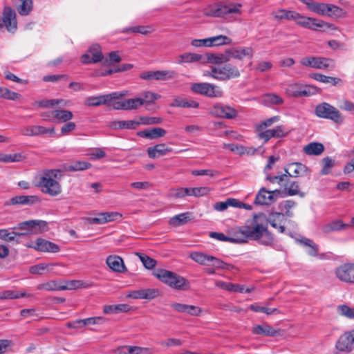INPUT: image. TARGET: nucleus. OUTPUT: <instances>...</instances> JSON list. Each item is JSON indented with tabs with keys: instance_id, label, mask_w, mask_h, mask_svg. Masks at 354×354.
<instances>
[{
	"instance_id": "nucleus-20",
	"label": "nucleus",
	"mask_w": 354,
	"mask_h": 354,
	"mask_svg": "<svg viewBox=\"0 0 354 354\" xmlns=\"http://www.w3.org/2000/svg\"><path fill=\"white\" fill-rule=\"evenodd\" d=\"M285 217L283 213L273 212L266 216V225L269 223L272 227L277 229L281 233L285 231Z\"/></svg>"
},
{
	"instance_id": "nucleus-49",
	"label": "nucleus",
	"mask_w": 354,
	"mask_h": 354,
	"mask_svg": "<svg viewBox=\"0 0 354 354\" xmlns=\"http://www.w3.org/2000/svg\"><path fill=\"white\" fill-rule=\"evenodd\" d=\"M288 169L292 172V174H290V176L297 177L304 174L306 171L307 168L301 163L294 162L289 165Z\"/></svg>"
},
{
	"instance_id": "nucleus-19",
	"label": "nucleus",
	"mask_w": 354,
	"mask_h": 354,
	"mask_svg": "<svg viewBox=\"0 0 354 354\" xmlns=\"http://www.w3.org/2000/svg\"><path fill=\"white\" fill-rule=\"evenodd\" d=\"M171 307L178 313H184L191 316H199L202 309L196 306L189 305L182 303H173Z\"/></svg>"
},
{
	"instance_id": "nucleus-9",
	"label": "nucleus",
	"mask_w": 354,
	"mask_h": 354,
	"mask_svg": "<svg viewBox=\"0 0 354 354\" xmlns=\"http://www.w3.org/2000/svg\"><path fill=\"white\" fill-rule=\"evenodd\" d=\"M301 64L305 66L318 69L333 68L335 67V62L333 59L322 57H306L301 60Z\"/></svg>"
},
{
	"instance_id": "nucleus-59",
	"label": "nucleus",
	"mask_w": 354,
	"mask_h": 354,
	"mask_svg": "<svg viewBox=\"0 0 354 354\" xmlns=\"http://www.w3.org/2000/svg\"><path fill=\"white\" fill-rule=\"evenodd\" d=\"M263 100L266 104H280L283 102V99L274 93H268L264 95Z\"/></svg>"
},
{
	"instance_id": "nucleus-62",
	"label": "nucleus",
	"mask_w": 354,
	"mask_h": 354,
	"mask_svg": "<svg viewBox=\"0 0 354 354\" xmlns=\"http://www.w3.org/2000/svg\"><path fill=\"white\" fill-rule=\"evenodd\" d=\"M273 64L270 61H260L257 63L255 70L259 73H264L267 71H270L272 68Z\"/></svg>"
},
{
	"instance_id": "nucleus-15",
	"label": "nucleus",
	"mask_w": 354,
	"mask_h": 354,
	"mask_svg": "<svg viewBox=\"0 0 354 354\" xmlns=\"http://www.w3.org/2000/svg\"><path fill=\"white\" fill-rule=\"evenodd\" d=\"M211 113L216 117L232 119L236 117V110L226 104H216L210 111Z\"/></svg>"
},
{
	"instance_id": "nucleus-41",
	"label": "nucleus",
	"mask_w": 354,
	"mask_h": 354,
	"mask_svg": "<svg viewBox=\"0 0 354 354\" xmlns=\"http://www.w3.org/2000/svg\"><path fill=\"white\" fill-rule=\"evenodd\" d=\"M52 114L58 122H66L71 120L73 117V114L71 111L64 109L53 111Z\"/></svg>"
},
{
	"instance_id": "nucleus-60",
	"label": "nucleus",
	"mask_w": 354,
	"mask_h": 354,
	"mask_svg": "<svg viewBox=\"0 0 354 354\" xmlns=\"http://www.w3.org/2000/svg\"><path fill=\"white\" fill-rule=\"evenodd\" d=\"M209 266H214L216 268L230 270L233 268V266L227 264L213 256H212V259L209 260Z\"/></svg>"
},
{
	"instance_id": "nucleus-7",
	"label": "nucleus",
	"mask_w": 354,
	"mask_h": 354,
	"mask_svg": "<svg viewBox=\"0 0 354 354\" xmlns=\"http://www.w3.org/2000/svg\"><path fill=\"white\" fill-rule=\"evenodd\" d=\"M295 21L297 25L313 30H317L325 27H328V24L322 20L306 17L300 15L299 12H297Z\"/></svg>"
},
{
	"instance_id": "nucleus-28",
	"label": "nucleus",
	"mask_w": 354,
	"mask_h": 354,
	"mask_svg": "<svg viewBox=\"0 0 354 354\" xmlns=\"http://www.w3.org/2000/svg\"><path fill=\"white\" fill-rule=\"evenodd\" d=\"M166 133V131L162 128L154 127L139 131L138 132V135L142 138L156 139L165 136Z\"/></svg>"
},
{
	"instance_id": "nucleus-50",
	"label": "nucleus",
	"mask_w": 354,
	"mask_h": 354,
	"mask_svg": "<svg viewBox=\"0 0 354 354\" xmlns=\"http://www.w3.org/2000/svg\"><path fill=\"white\" fill-rule=\"evenodd\" d=\"M0 97L10 100H18L21 98V95L10 91L8 88L0 87Z\"/></svg>"
},
{
	"instance_id": "nucleus-27",
	"label": "nucleus",
	"mask_w": 354,
	"mask_h": 354,
	"mask_svg": "<svg viewBox=\"0 0 354 354\" xmlns=\"http://www.w3.org/2000/svg\"><path fill=\"white\" fill-rule=\"evenodd\" d=\"M247 228L245 226H243L236 229H234L232 236H230L229 242L241 243H245L249 239L247 233Z\"/></svg>"
},
{
	"instance_id": "nucleus-2",
	"label": "nucleus",
	"mask_w": 354,
	"mask_h": 354,
	"mask_svg": "<svg viewBox=\"0 0 354 354\" xmlns=\"http://www.w3.org/2000/svg\"><path fill=\"white\" fill-rule=\"evenodd\" d=\"M63 174L60 169H46L37 176L36 187L50 196L55 197L62 192L61 180Z\"/></svg>"
},
{
	"instance_id": "nucleus-11",
	"label": "nucleus",
	"mask_w": 354,
	"mask_h": 354,
	"mask_svg": "<svg viewBox=\"0 0 354 354\" xmlns=\"http://www.w3.org/2000/svg\"><path fill=\"white\" fill-rule=\"evenodd\" d=\"M290 131L284 125H278L273 129L258 133V137L267 142L272 138H280L288 135Z\"/></svg>"
},
{
	"instance_id": "nucleus-23",
	"label": "nucleus",
	"mask_w": 354,
	"mask_h": 354,
	"mask_svg": "<svg viewBox=\"0 0 354 354\" xmlns=\"http://www.w3.org/2000/svg\"><path fill=\"white\" fill-rule=\"evenodd\" d=\"M351 228V225L344 223L340 219L333 220L322 227V231L324 233H330L333 232L344 231Z\"/></svg>"
},
{
	"instance_id": "nucleus-22",
	"label": "nucleus",
	"mask_w": 354,
	"mask_h": 354,
	"mask_svg": "<svg viewBox=\"0 0 354 354\" xmlns=\"http://www.w3.org/2000/svg\"><path fill=\"white\" fill-rule=\"evenodd\" d=\"M109 268L113 272L123 273L127 270L123 259L117 255H109L106 260Z\"/></svg>"
},
{
	"instance_id": "nucleus-26",
	"label": "nucleus",
	"mask_w": 354,
	"mask_h": 354,
	"mask_svg": "<svg viewBox=\"0 0 354 354\" xmlns=\"http://www.w3.org/2000/svg\"><path fill=\"white\" fill-rule=\"evenodd\" d=\"M193 219V215L192 212H187L177 214L171 217L169 221V224L173 227H179L180 225L187 223L189 221Z\"/></svg>"
},
{
	"instance_id": "nucleus-56",
	"label": "nucleus",
	"mask_w": 354,
	"mask_h": 354,
	"mask_svg": "<svg viewBox=\"0 0 354 354\" xmlns=\"http://www.w3.org/2000/svg\"><path fill=\"white\" fill-rule=\"evenodd\" d=\"M327 3H319L313 1L310 6L309 7L308 10L317 14L319 15H323L326 14V8Z\"/></svg>"
},
{
	"instance_id": "nucleus-40",
	"label": "nucleus",
	"mask_w": 354,
	"mask_h": 354,
	"mask_svg": "<svg viewBox=\"0 0 354 354\" xmlns=\"http://www.w3.org/2000/svg\"><path fill=\"white\" fill-rule=\"evenodd\" d=\"M324 146L321 143L311 142L304 148V152L308 155H320L324 151Z\"/></svg>"
},
{
	"instance_id": "nucleus-51",
	"label": "nucleus",
	"mask_w": 354,
	"mask_h": 354,
	"mask_svg": "<svg viewBox=\"0 0 354 354\" xmlns=\"http://www.w3.org/2000/svg\"><path fill=\"white\" fill-rule=\"evenodd\" d=\"M24 233H19L15 231L10 232L8 229H0V239L7 242L15 240L16 236L24 235Z\"/></svg>"
},
{
	"instance_id": "nucleus-25",
	"label": "nucleus",
	"mask_w": 354,
	"mask_h": 354,
	"mask_svg": "<svg viewBox=\"0 0 354 354\" xmlns=\"http://www.w3.org/2000/svg\"><path fill=\"white\" fill-rule=\"evenodd\" d=\"M280 330H276L267 324H257L252 327V333L265 337H274L277 335Z\"/></svg>"
},
{
	"instance_id": "nucleus-24",
	"label": "nucleus",
	"mask_w": 354,
	"mask_h": 354,
	"mask_svg": "<svg viewBox=\"0 0 354 354\" xmlns=\"http://www.w3.org/2000/svg\"><path fill=\"white\" fill-rule=\"evenodd\" d=\"M172 151L173 149L169 147L165 143H160L147 149L149 157L153 159L165 156Z\"/></svg>"
},
{
	"instance_id": "nucleus-17",
	"label": "nucleus",
	"mask_w": 354,
	"mask_h": 354,
	"mask_svg": "<svg viewBox=\"0 0 354 354\" xmlns=\"http://www.w3.org/2000/svg\"><path fill=\"white\" fill-rule=\"evenodd\" d=\"M103 55L98 44L93 45L87 53L82 55L81 61L83 64L97 63L101 61Z\"/></svg>"
},
{
	"instance_id": "nucleus-53",
	"label": "nucleus",
	"mask_w": 354,
	"mask_h": 354,
	"mask_svg": "<svg viewBox=\"0 0 354 354\" xmlns=\"http://www.w3.org/2000/svg\"><path fill=\"white\" fill-rule=\"evenodd\" d=\"M91 164L86 161H75L67 167L68 171H82L91 168Z\"/></svg>"
},
{
	"instance_id": "nucleus-44",
	"label": "nucleus",
	"mask_w": 354,
	"mask_h": 354,
	"mask_svg": "<svg viewBox=\"0 0 354 354\" xmlns=\"http://www.w3.org/2000/svg\"><path fill=\"white\" fill-rule=\"evenodd\" d=\"M26 156L21 153H0V162H16L22 161Z\"/></svg>"
},
{
	"instance_id": "nucleus-34",
	"label": "nucleus",
	"mask_w": 354,
	"mask_h": 354,
	"mask_svg": "<svg viewBox=\"0 0 354 354\" xmlns=\"http://www.w3.org/2000/svg\"><path fill=\"white\" fill-rule=\"evenodd\" d=\"M228 49L225 50L223 53H207V59L209 62L215 64H222L230 62Z\"/></svg>"
},
{
	"instance_id": "nucleus-4",
	"label": "nucleus",
	"mask_w": 354,
	"mask_h": 354,
	"mask_svg": "<svg viewBox=\"0 0 354 354\" xmlns=\"http://www.w3.org/2000/svg\"><path fill=\"white\" fill-rule=\"evenodd\" d=\"M153 274L160 281L174 289L185 291L190 288V283L188 280L171 271L158 269Z\"/></svg>"
},
{
	"instance_id": "nucleus-1",
	"label": "nucleus",
	"mask_w": 354,
	"mask_h": 354,
	"mask_svg": "<svg viewBox=\"0 0 354 354\" xmlns=\"http://www.w3.org/2000/svg\"><path fill=\"white\" fill-rule=\"evenodd\" d=\"M249 239L257 241L265 245H270L273 243V237L266 225V216L264 214L254 215L246 221L245 225Z\"/></svg>"
},
{
	"instance_id": "nucleus-46",
	"label": "nucleus",
	"mask_w": 354,
	"mask_h": 354,
	"mask_svg": "<svg viewBox=\"0 0 354 354\" xmlns=\"http://www.w3.org/2000/svg\"><path fill=\"white\" fill-rule=\"evenodd\" d=\"M20 3L17 6L18 12L23 16L28 15L32 10V0H19Z\"/></svg>"
},
{
	"instance_id": "nucleus-64",
	"label": "nucleus",
	"mask_w": 354,
	"mask_h": 354,
	"mask_svg": "<svg viewBox=\"0 0 354 354\" xmlns=\"http://www.w3.org/2000/svg\"><path fill=\"white\" fill-rule=\"evenodd\" d=\"M153 351L148 347L130 346L129 354H152Z\"/></svg>"
},
{
	"instance_id": "nucleus-8",
	"label": "nucleus",
	"mask_w": 354,
	"mask_h": 354,
	"mask_svg": "<svg viewBox=\"0 0 354 354\" xmlns=\"http://www.w3.org/2000/svg\"><path fill=\"white\" fill-rule=\"evenodd\" d=\"M216 73L217 75L216 80L218 81H227L241 76L238 67L230 64L216 67Z\"/></svg>"
},
{
	"instance_id": "nucleus-54",
	"label": "nucleus",
	"mask_w": 354,
	"mask_h": 354,
	"mask_svg": "<svg viewBox=\"0 0 354 354\" xmlns=\"http://www.w3.org/2000/svg\"><path fill=\"white\" fill-rule=\"evenodd\" d=\"M136 255L139 257L142 263H143V266L147 268V269H152L156 265V261L149 256L137 252Z\"/></svg>"
},
{
	"instance_id": "nucleus-16",
	"label": "nucleus",
	"mask_w": 354,
	"mask_h": 354,
	"mask_svg": "<svg viewBox=\"0 0 354 354\" xmlns=\"http://www.w3.org/2000/svg\"><path fill=\"white\" fill-rule=\"evenodd\" d=\"M279 190L268 191L265 188H261L256 196L255 203L259 205H270L277 198L279 194Z\"/></svg>"
},
{
	"instance_id": "nucleus-48",
	"label": "nucleus",
	"mask_w": 354,
	"mask_h": 354,
	"mask_svg": "<svg viewBox=\"0 0 354 354\" xmlns=\"http://www.w3.org/2000/svg\"><path fill=\"white\" fill-rule=\"evenodd\" d=\"M280 118L279 116H273L259 122L256 125L258 133L264 131L266 128L270 127L273 124L278 122Z\"/></svg>"
},
{
	"instance_id": "nucleus-12",
	"label": "nucleus",
	"mask_w": 354,
	"mask_h": 354,
	"mask_svg": "<svg viewBox=\"0 0 354 354\" xmlns=\"http://www.w3.org/2000/svg\"><path fill=\"white\" fill-rule=\"evenodd\" d=\"M14 229L25 230L27 232L35 230V233L46 231L47 229V223L41 220H30L19 223Z\"/></svg>"
},
{
	"instance_id": "nucleus-30",
	"label": "nucleus",
	"mask_w": 354,
	"mask_h": 354,
	"mask_svg": "<svg viewBox=\"0 0 354 354\" xmlns=\"http://www.w3.org/2000/svg\"><path fill=\"white\" fill-rule=\"evenodd\" d=\"M193 62H204L203 55L194 53H185L178 57L177 63L179 64Z\"/></svg>"
},
{
	"instance_id": "nucleus-31",
	"label": "nucleus",
	"mask_w": 354,
	"mask_h": 354,
	"mask_svg": "<svg viewBox=\"0 0 354 354\" xmlns=\"http://www.w3.org/2000/svg\"><path fill=\"white\" fill-rule=\"evenodd\" d=\"M56 263H41L30 267L29 272L34 274H42L44 272H53L54 268L58 266Z\"/></svg>"
},
{
	"instance_id": "nucleus-33",
	"label": "nucleus",
	"mask_w": 354,
	"mask_h": 354,
	"mask_svg": "<svg viewBox=\"0 0 354 354\" xmlns=\"http://www.w3.org/2000/svg\"><path fill=\"white\" fill-rule=\"evenodd\" d=\"M131 309V307L126 304L106 305L103 308V313L105 314H118L120 313H127L130 311Z\"/></svg>"
},
{
	"instance_id": "nucleus-47",
	"label": "nucleus",
	"mask_w": 354,
	"mask_h": 354,
	"mask_svg": "<svg viewBox=\"0 0 354 354\" xmlns=\"http://www.w3.org/2000/svg\"><path fill=\"white\" fill-rule=\"evenodd\" d=\"M142 101V105L145 104H151L154 101L160 99L161 96L159 94L153 93L151 91H145L139 96Z\"/></svg>"
},
{
	"instance_id": "nucleus-14",
	"label": "nucleus",
	"mask_w": 354,
	"mask_h": 354,
	"mask_svg": "<svg viewBox=\"0 0 354 354\" xmlns=\"http://www.w3.org/2000/svg\"><path fill=\"white\" fill-rule=\"evenodd\" d=\"M230 60L232 59L242 60L244 58L252 59L254 56V49L251 46L246 47H232L227 48Z\"/></svg>"
},
{
	"instance_id": "nucleus-45",
	"label": "nucleus",
	"mask_w": 354,
	"mask_h": 354,
	"mask_svg": "<svg viewBox=\"0 0 354 354\" xmlns=\"http://www.w3.org/2000/svg\"><path fill=\"white\" fill-rule=\"evenodd\" d=\"M153 31L152 27L149 26H136L125 28L122 32L125 33H140L147 35Z\"/></svg>"
},
{
	"instance_id": "nucleus-3",
	"label": "nucleus",
	"mask_w": 354,
	"mask_h": 354,
	"mask_svg": "<svg viewBox=\"0 0 354 354\" xmlns=\"http://www.w3.org/2000/svg\"><path fill=\"white\" fill-rule=\"evenodd\" d=\"M241 8L242 4L239 3H213L205 5L202 9V12L208 17L226 18L229 15H241Z\"/></svg>"
},
{
	"instance_id": "nucleus-43",
	"label": "nucleus",
	"mask_w": 354,
	"mask_h": 354,
	"mask_svg": "<svg viewBox=\"0 0 354 354\" xmlns=\"http://www.w3.org/2000/svg\"><path fill=\"white\" fill-rule=\"evenodd\" d=\"M274 18L277 20H294L295 19L297 12L287 10H279L272 13Z\"/></svg>"
},
{
	"instance_id": "nucleus-52",
	"label": "nucleus",
	"mask_w": 354,
	"mask_h": 354,
	"mask_svg": "<svg viewBox=\"0 0 354 354\" xmlns=\"http://www.w3.org/2000/svg\"><path fill=\"white\" fill-rule=\"evenodd\" d=\"M85 104L89 106H97L102 104H106L104 95L88 97L85 100Z\"/></svg>"
},
{
	"instance_id": "nucleus-61",
	"label": "nucleus",
	"mask_w": 354,
	"mask_h": 354,
	"mask_svg": "<svg viewBox=\"0 0 354 354\" xmlns=\"http://www.w3.org/2000/svg\"><path fill=\"white\" fill-rule=\"evenodd\" d=\"M35 136H41L44 134L53 135L55 133V128H46L40 125H34Z\"/></svg>"
},
{
	"instance_id": "nucleus-32",
	"label": "nucleus",
	"mask_w": 354,
	"mask_h": 354,
	"mask_svg": "<svg viewBox=\"0 0 354 354\" xmlns=\"http://www.w3.org/2000/svg\"><path fill=\"white\" fill-rule=\"evenodd\" d=\"M243 203L235 198H228L225 201L217 202L214 204V209L218 212L225 211L228 207H241Z\"/></svg>"
},
{
	"instance_id": "nucleus-58",
	"label": "nucleus",
	"mask_w": 354,
	"mask_h": 354,
	"mask_svg": "<svg viewBox=\"0 0 354 354\" xmlns=\"http://www.w3.org/2000/svg\"><path fill=\"white\" fill-rule=\"evenodd\" d=\"M65 288V287L60 288L55 281H50L37 286L38 290H46L48 291H54Z\"/></svg>"
},
{
	"instance_id": "nucleus-55",
	"label": "nucleus",
	"mask_w": 354,
	"mask_h": 354,
	"mask_svg": "<svg viewBox=\"0 0 354 354\" xmlns=\"http://www.w3.org/2000/svg\"><path fill=\"white\" fill-rule=\"evenodd\" d=\"M302 84H291L286 88L287 93L292 97H301Z\"/></svg>"
},
{
	"instance_id": "nucleus-18",
	"label": "nucleus",
	"mask_w": 354,
	"mask_h": 354,
	"mask_svg": "<svg viewBox=\"0 0 354 354\" xmlns=\"http://www.w3.org/2000/svg\"><path fill=\"white\" fill-rule=\"evenodd\" d=\"M28 247L41 252L56 253L59 251V247L57 244L41 238L36 240L34 245H28Z\"/></svg>"
},
{
	"instance_id": "nucleus-29",
	"label": "nucleus",
	"mask_w": 354,
	"mask_h": 354,
	"mask_svg": "<svg viewBox=\"0 0 354 354\" xmlns=\"http://www.w3.org/2000/svg\"><path fill=\"white\" fill-rule=\"evenodd\" d=\"M140 124V121L119 120L112 122L110 127L113 129H136Z\"/></svg>"
},
{
	"instance_id": "nucleus-36",
	"label": "nucleus",
	"mask_w": 354,
	"mask_h": 354,
	"mask_svg": "<svg viewBox=\"0 0 354 354\" xmlns=\"http://www.w3.org/2000/svg\"><path fill=\"white\" fill-rule=\"evenodd\" d=\"M38 201L36 196H16L10 199L12 205H32Z\"/></svg>"
},
{
	"instance_id": "nucleus-57",
	"label": "nucleus",
	"mask_w": 354,
	"mask_h": 354,
	"mask_svg": "<svg viewBox=\"0 0 354 354\" xmlns=\"http://www.w3.org/2000/svg\"><path fill=\"white\" fill-rule=\"evenodd\" d=\"M339 315L348 319H354V307L351 308L347 305H340L337 307Z\"/></svg>"
},
{
	"instance_id": "nucleus-13",
	"label": "nucleus",
	"mask_w": 354,
	"mask_h": 354,
	"mask_svg": "<svg viewBox=\"0 0 354 354\" xmlns=\"http://www.w3.org/2000/svg\"><path fill=\"white\" fill-rule=\"evenodd\" d=\"M336 277L342 281L354 283V263H345L335 270Z\"/></svg>"
},
{
	"instance_id": "nucleus-37",
	"label": "nucleus",
	"mask_w": 354,
	"mask_h": 354,
	"mask_svg": "<svg viewBox=\"0 0 354 354\" xmlns=\"http://www.w3.org/2000/svg\"><path fill=\"white\" fill-rule=\"evenodd\" d=\"M296 203L292 200H286L281 202L279 204V209L281 210V213L284 214V216L292 217L294 212L292 209L295 207Z\"/></svg>"
},
{
	"instance_id": "nucleus-21",
	"label": "nucleus",
	"mask_w": 354,
	"mask_h": 354,
	"mask_svg": "<svg viewBox=\"0 0 354 354\" xmlns=\"http://www.w3.org/2000/svg\"><path fill=\"white\" fill-rule=\"evenodd\" d=\"M354 347V337L351 332L342 335L336 343V348L342 352H350Z\"/></svg>"
},
{
	"instance_id": "nucleus-63",
	"label": "nucleus",
	"mask_w": 354,
	"mask_h": 354,
	"mask_svg": "<svg viewBox=\"0 0 354 354\" xmlns=\"http://www.w3.org/2000/svg\"><path fill=\"white\" fill-rule=\"evenodd\" d=\"M160 295V291L157 288L142 289V299H153Z\"/></svg>"
},
{
	"instance_id": "nucleus-5",
	"label": "nucleus",
	"mask_w": 354,
	"mask_h": 354,
	"mask_svg": "<svg viewBox=\"0 0 354 354\" xmlns=\"http://www.w3.org/2000/svg\"><path fill=\"white\" fill-rule=\"evenodd\" d=\"M190 89L194 93L209 97H221L223 95L220 86L207 82L194 83Z\"/></svg>"
},
{
	"instance_id": "nucleus-10",
	"label": "nucleus",
	"mask_w": 354,
	"mask_h": 354,
	"mask_svg": "<svg viewBox=\"0 0 354 354\" xmlns=\"http://www.w3.org/2000/svg\"><path fill=\"white\" fill-rule=\"evenodd\" d=\"M176 73L174 71H150L140 74V77L145 80H167L175 77Z\"/></svg>"
},
{
	"instance_id": "nucleus-42",
	"label": "nucleus",
	"mask_w": 354,
	"mask_h": 354,
	"mask_svg": "<svg viewBox=\"0 0 354 354\" xmlns=\"http://www.w3.org/2000/svg\"><path fill=\"white\" fill-rule=\"evenodd\" d=\"M189 257L195 262L203 266H209V260L212 259L211 255L198 252H192Z\"/></svg>"
},
{
	"instance_id": "nucleus-35",
	"label": "nucleus",
	"mask_w": 354,
	"mask_h": 354,
	"mask_svg": "<svg viewBox=\"0 0 354 354\" xmlns=\"http://www.w3.org/2000/svg\"><path fill=\"white\" fill-rule=\"evenodd\" d=\"M325 12L326 14L324 16L333 18H339L346 16V12L344 10L333 4H327Z\"/></svg>"
},
{
	"instance_id": "nucleus-38",
	"label": "nucleus",
	"mask_w": 354,
	"mask_h": 354,
	"mask_svg": "<svg viewBox=\"0 0 354 354\" xmlns=\"http://www.w3.org/2000/svg\"><path fill=\"white\" fill-rule=\"evenodd\" d=\"M208 39L209 47L230 45L232 44V39L225 35H220L208 37Z\"/></svg>"
},
{
	"instance_id": "nucleus-6",
	"label": "nucleus",
	"mask_w": 354,
	"mask_h": 354,
	"mask_svg": "<svg viewBox=\"0 0 354 354\" xmlns=\"http://www.w3.org/2000/svg\"><path fill=\"white\" fill-rule=\"evenodd\" d=\"M315 113L319 118L329 119L337 124H342L344 121L342 113L335 107L326 102L317 105Z\"/></svg>"
},
{
	"instance_id": "nucleus-39",
	"label": "nucleus",
	"mask_w": 354,
	"mask_h": 354,
	"mask_svg": "<svg viewBox=\"0 0 354 354\" xmlns=\"http://www.w3.org/2000/svg\"><path fill=\"white\" fill-rule=\"evenodd\" d=\"M310 77L318 82L330 84L333 86H335L342 82L339 78L326 76L320 73H313L310 75Z\"/></svg>"
}]
</instances>
